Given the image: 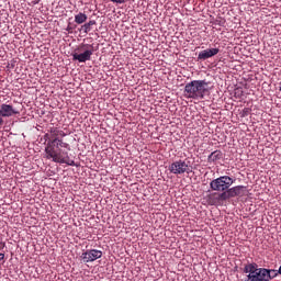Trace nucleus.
<instances>
[{
  "label": "nucleus",
  "mask_w": 281,
  "mask_h": 281,
  "mask_svg": "<svg viewBox=\"0 0 281 281\" xmlns=\"http://www.w3.org/2000/svg\"><path fill=\"white\" fill-rule=\"evenodd\" d=\"M207 93V81L205 80H193L184 87V98L191 100H203Z\"/></svg>",
  "instance_id": "f03ea898"
},
{
  "label": "nucleus",
  "mask_w": 281,
  "mask_h": 281,
  "mask_svg": "<svg viewBox=\"0 0 281 281\" xmlns=\"http://www.w3.org/2000/svg\"><path fill=\"white\" fill-rule=\"evenodd\" d=\"M263 271H266L263 273L268 280H273V278H278V276L280 274L279 270L263 268Z\"/></svg>",
  "instance_id": "f8f14e48"
},
{
  "label": "nucleus",
  "mask_w": 281,
  "mask_h": 281,
  "mask_svg": "<svg viewBox=\"0 0 281 281\" xmlns=\"http://www.w3.org/2000/svg\"><path fill=\"white\" fill-rule=\"evenodd\" d=\"M87 19L88 16L83 12H79L75 15V23H77V25H82V23H87Z\"/></svg>",
  "instance_id": "ddd939ff"
},
{
  "label": "nucleus",
  "mask_w": 281,
  "mask_h": 281,
  "mask_svg": "<svg viewBox=\"0 0 281 281\" xmlns=\"http://www.w3.org/2000/svg\"><path fill=\"white\" fill-rule=\"evenodd\" d=\"M93 45L91 44H81L75 53H72V60H78V63H87V60H91V56H93Z\"/></svg>",
  "instance_id": "20e7f679"
},
{
  "label": "nucleus",
  "mask_w": 281,
  "mask_h": 281,
  "mask_svg": "<svg viewBox=\"0 0 281 281\" xmlns=\"http://www.w3.org/2000/svg\"><path fill=\"white\" fill-rule=\"evenodd\" d=\"M245 190H247V187L236 186L233 188H228V190L225 191L224 194H225L226 200L234 199L236 196H245Z\"/></svg>",
  "instance_id": "0eeeda50"
},
{
  "label": "nucleus",
  "mask_w": 281,
  "mask_h": 281,
  "mask_svg": "<svg viewBox=\"0 0 281 281\" xmlns=\"http://www.w3.org/2000/svg\"><path fill=\"white\" fill-rule=\"evenodd\" d=\"M112 3H126V0H111Z\"/></svg>",
  "instance_id": "6ab92c4d"
},
{
  "label": "nucleus",
  "mask_w": 281,
  "mask_h": 281,
  "mask_svg": "<svg viewBox=\"0 0 281 281\" xmlns=\"http://www.w3.org/2000/svg\"><path fill=\"white\" fill-rule=\"evenodd\" d=\"M19 110L14 109V106L11 104H0V115L2 117H12L13 115H19Z\"/></svg>",
  "instance_id": "1a4fd4ad"
},
{
  "label": "nucleus",
  "mask_w": 281,
  "mask_h": 281,
  "mask_svg": "<svg viewBox=\"0 0 281 281\" xmlns=\"http://www.w3.org/2000/svg\"><path fill=\"white\" fill-rule=\"evenodd\" d=\"M60 148H66V150H71V146H69V143L63 142V139L58 138V140L55 143V150H60Z\"/></svg>",
  "instance_id": "4468645a"
},
{
  "label": "nucleus",
  "mask_w": 281,
  "mask_h": 281,
  "mask_svg": "<svg viewBox=\"0 0 281 281\" xmlns=\"http://www.w3.org/2000/svg\"><path fill=\"white\" fill-rule=\"evenodd\" d=\"M102 258V251L98 249H91L87 250L86 252L81 254V260L83 262H94V260H98Z\"/></svg>",
  "instance_id": "6e6552de"
},
{
  "label": "nucleus",
  "mask_w": 281,
  "mask_h": 281,
  "mask_svg": "<svg viewBox=\"0 0 281 281\" xmlns=\"http://www.w3.org/2000/svg\"><path fill=\"white\" fill-rule=\"evenodd\" d=\"M59 130L56 127H52L49 130L52 140H48L45 153L47 155V159H52L55 164H67V166H76V161L69 159V154L67 151H63L61 149L56 150V142H58Z\"/></svg>",
  "instance_id": "f257e3e1"
},
{
  "label": "nucleus",
  "mask_w": 281,
  "mask_h": 281,
  "mask_svg": "<svg viewBox=\"0 0 281 281\" xmlns=\"http://www.w3.org/2000/svg\"><path fill=\"white\" fill-rule=\"evenodd\" d=\"M224 201H227L225 198V192H214L206 195V202L209 205H223Z\"/></svg>",
  "instance_id": "423d86ee"
},
{
  "label": "nucleus",
  "mask_w": 281,
  "mask_h": 281,
  "mask_svg": "<svg viewBox=\"0 0 281 281\" xmlns=\"http://www.w3.org/2000/svg\"><path fill=\"white\" fill-rule=\"evenodd\" d=\"M0 247H1V241H0Z\"/></svg>",
  "instance_id": "5701e85b"
},
{
  "label": "nucleus",
  "mask_w": 281,
  "mask_h": 281,
  "mask_svg": "<svg viewBox=\"0 0 281 281\" xmlns=\"http://www.w3.org/2000/svg\"><path fill=\"white\" fill-rule=\"evenodd\" d=\"M4 258H5V254L0 252V262H1V260H4Z\"/></svg>",
  "instance_id": "aec40b11"
},
{
  "label": "nucleus",
  "mask_w": 281,
  "mask_h": 281,
  "mask_svg": "<svg viewBox=\"0 0 281 281\" xmlns=\"http://www.w3.org/2000/svg\"><path fill=\"white\" fill-rule=\"evenodd\" d=\"M58 135L59 137H67V134L63 130H59Z\"/></svg>",
  "instance_id": "f3484780"
},
{
  "label": "nucleus",
  "mask_w": 281,
  "mask_h": 281,
  "mask_svg": "<svg viewBox=\"0 0 281 281\" xmlns=\"http://www.w3.org/2000/svg\"><path fill=\"white\" fill-rule=\"evenodd\" d=\"M168 170L171 175H190V172H192V169H190V162L182 159L176 160L169 165Z\"/></svg>",
  "instance_id": "39448f33"
},
{
  "label": "nucleus",
  "mask_w": 281,
  "mask_h": 281,
  "mask_svg": "<svg viewBox=\"0 0 281 281\" xmlns=\"http://www.w3.org/2000/svg\"><path fill=\"white\" fill-rule=\"evenodd\" d=\"M235 179L229 176H221L210 182V188L213 192H227L235 183Z\"/></svg>",
  "instance_id": "7ed1b4c3"
},
{
  "label": "nucleus",
  "mask_w": 281,
  "mask_h": 281,
  "mask_svg": "<svg viewBox=\"0 0 281 281\" xmlns=\"http://www.w3.org/2000/svg\"><path fill=\"white\" fill-rule=\"evenodd\" d=\"M221 52L218 48H209L199 53L198 60H207V58H213Z\"/></svg>",
  "instance_id": "9d476101"
},
{
  "label": "nucleus",
  "mask_w": 281,
  "mask_h": 281,
  "mask_svg": "<svg viewBox=\"0 0 281 281\" xmlns=\"http://www.w3.org/2000/svg\"><path fill=\"white\" fill-rule=\"evenodd\" d=\"M278 271H279V276H281V266L279 267V270H278Z\"/></svg>",
  "instance_id": "4be33fe9"
},
{
  "label": "nucleus",
  "mask_w": 281,
  "mask_h": 281,
  "mask_svg": "<svg viewBox=\"0 0 281 281\" xmlns=\"http://www.w3.org/2000/svg\"><path fill=\"white\" fill-rule=\"evenodd\" d=\"M235 95H236L237 98H243V89H241V88L235 89Z\"/></svg>",
  "instance_id": "dca6fc26"
},
{
  "label": "nucleus",
  "mask_w": 281,
  "mask_h": 281,
  "mask_svg": "<svg viewBox=\"0 0 281 281\" xmlns=\"http://www.w3.org/2000/svg\"><path fill=\"white\" fill-rule=\"evenodd\" d=\"M0 126H3V116L0 115Z\"/></svg>",
  "instance_id": "412c9836"
},
{
  "label": "nucleus",
  "mask_w": 281,
  "mask_h": 281,
  "mask_svg": "<svg viewBox=\"0 0 281 281\" xmlns=\"http://www.w3.org/2000/svg\"><path fill=\"white\" fill-rule=\"evenodd\" d=\"M44 139H45V142H52L50 139H52V136L49 135V134H45L44 135Z\"/></svg>",
  "instance_id": "a211bd4d"
},
{
  "label": "nucleus",
  "mask_w": 281,
  "mask_h": 281,
  "mask_svg": "<svg viewBox=\"0 0 281 281\" xmlns=\"http://www.w3.org/2000/svg\"><path fill=\"white\" fill-rule=\"evenodd\" d=\"M91 25H95V20H91L81 26L83 34H89V32H91Z\"/></svg>",
  "instance_id": "2eb2a0df"
},
{
  "label": "nucleus",
  "mask_w": 281,
  "mask_h": 281,
  "mask_svg": "<svg viewBox=\"0 0 281 281\" xmlns=\"http://www.w3.org/2000/svg\"><path fill=\"white\" fill-rule=\"evenodd\" d=\"M221 159H223V151L222 150H215V151L211 153V155L207 158V161L210 164H212V162L214 164V161H218Z\"/></svg>",
  "instance_id": "9b49d317"
}]
</instances>
